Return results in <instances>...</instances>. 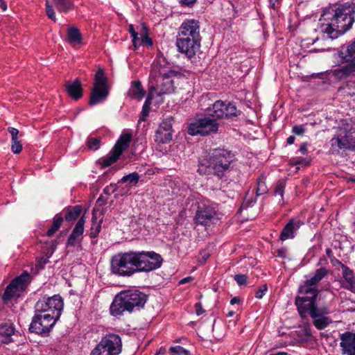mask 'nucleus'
Listing matches in <instances>:
<instances>
[{
	"label": "nucleus",
	"instance_id": "f257e3e1",
	"mask_svg": "<svg viewBox=\"0 0 355 355\" xmlns=\"http://www.w3.org/2000/svg\"><path fill=\"white\" fill-rule=\"evenodd\" d=\"M320 21L321 33L329 39L338 38L348 31L355 21V3L350 0L329 6Z\"/></svg>",
	"mask_w": 355,
	"mask_h": 355
},
{
	"label": "nucleus",
	"instance_id": "f03ea898",
	"mask_svg": "<svg viewBox=\"0 0 355 355\" xmlns=\"http://www.w3.org/2000/svg\"><path fill=\"white\" fill-rule=\"evenodd\" d=\"M318 288L304 282L298 288L295 305L302 318L306 319L310 316L316 329L322 330L328 327L332 322V320L327 316L330 313L329 308L318 305Z\"/></svg>",
	"mask_w": 355,
	"mask_h": 355
},
{
	"label": "nucleus",
	"instance_id": "7ed1b4c3",
	"mask_svg": "<svg viewBox=\"0 0 355 355\" xmlns=\"http://www.w3.org/2000/svg\"><path fill=\"white\" fill-rule=\"evenodd\" d=\"M208 116L196 119L187 128V132L191 136H207L216 133L218 130V119L231 118L238 116L235 105L218 100L206 110Z\"/></svg>",
	"mask_w": 355,
	"mask_h": 355
},
{
	"label": "nucleus",
	"instance_id": "20e7f679",
	"mask_svg": "<svg viewBox=\"0 0 355 355\" xmlns=\"http://www.w3.org/2000/svg\"><path fill=\"white\" fill-rule=\"evenodd\" d=\"M234 153L224 147L210 150L208 155L198 161V173L202 175H213L226 181L233 169Z\"/></svg>",
	"mask_w": 355,
	"mask_h": 355
},
{
	"label": "nucleus",
	"instance_id": "39448f33",
	"mask_svg": "<svg viewBox=\"0 0 355 355\" xmlns=\"http://www.w3.org/2000/svg\"><path fill=\"white\" fill-rule=\"evenodd\" d=\"M148 300V295L137 289H127L117 293L110 306L111 315L116 317L127 311H140Z\"/></svg>",
	"mask_w": 355,
	"mask_h": 355
},
{
	"label": "nucleus",
	"instance_id": "423d86ee",
	"mask_svg": "<svg viewBox=\"0 0 355 355\" xmlns=\"http://www.w3.org/2000/svg\"><path fill=\"white\" fill-rule=\"evenodd\" d=\"M329 152L339 155L341 150H355V123H346L330 140Z\"/></svg>",
	"mask_w": 355,
	"mask_h": 355
},
{
	"label": "nucleus",
	"instance_id": "0eeeda50",
	"mask_svg": "<svg viewBox=\"0 0 355 355\" xmlns=\"http://www.w3.org/2000/svg\"><path fill=\"white\" fill-rule=\"evenodd\" d=\"M33 277L28 271H24L20 275L11 280L1 295L2 302L7 304L14 298H18L27 290Z\"/></svg>",
	"mask_w": 355,
	"mask_h": 355
},
{
	"label": "nucleus",
	"instance_id": "6e6552de",
	"mask_svg": "<svg viewBox=\"0 0 355 355\" xmlns=\"http://www.w3.org/2000/svg\"><path fill=\"white\" fill-rule=\"evenodd\" d=\"M184 77V75L180 71L174 70L164 71L159 69L157 84L150 87L149 92H151L152 95H154L155 92L158 96L171 94L175 90L174 80Z\"/></svg>",
	"mask_w": 355,
	"mask_h": 355
},
{
	"label": "nucleus",
	"instance_id": "1a4fd4ad",
	"mask_svg": "<svg viewBox=\"0 0 355 355\" xmlns=\"http://www.w3.org/2000/svg\"><path fill=\"white\" fill-rule=\"evenodd\" d=\"M63 308L64 301L60 295H54L51 297L42 296L37 300L34 306L35 310L50 314V316L58 320L60 319Z\"/></svg>",
	"mask_w": 355,
	"mask_h": 355
},
{
	"label": "nucleus",
	"instance_id": "9d476101",
	"mask_svg": "<svg viewBox=\"0 0 355 355\" xmlns=\"http://www.w3.org/2000/svg\"><path fill=\"white\" fill-rule=\"evenodd\" d=\"M28 331L40 336H48L58 320L40 311L35 310Z\"/></svg>",
	"mask_w": 355,
	"mask_h": 355
},
{
	"label": "nucleus",
	"instance_id": "9b49d317",
	"mask_svg": "<svg viewBox=\"0 0 355 355\" xmlns=\"http://www.w3.org/2000/svg\"><path fill=\"white\" fill-rule=\"evenodd\" d=\"M122 343L120 336L114 334H106L92 351L90 355H119Z\"/></svg>",
	"mask_w": 355,
	"mask_h": 355
},
{
	"label": "nucleus",
	"instance_id": "f8f14e48",
	"mask_svg": "<svg viewBox=\"0 0 355 355\" xmlns=\"http://www.w3.org/2000/svg\"><path fill=\"white\" fill-rule=\"evenodd\" d=\"M107 82L104 70L98 69L95 74L94 86L91 91L89 105H96L106 99L109 94Z\"/></svg>",
	"mask_w": 355,
	"mask_h": 355
},
{
	"label": "nucleus",
	"instance_id": "ddd939ff",
	"mask_svg": "<svg viewBox=\"0 0 355 355\" xmlns=\"http://www.w3.org/2000/svg\"><path fill=\"white\" fill-rule=\"evenodd\" d=\"M216 219H217V211L209 200H203L198 202L193 218L196 225L209 226Z\"/></svg>",
	"mask_w": 355,
	"mask_h": 355
},
{
	"label": "nucleus",
	"instance_id": "4468645a",
	"mask_svg": "<svg viewBox=\"0 0 355 355\" xmlns=\"http://www.w3.org/2000/svg\"><path fill=\"white\" fill-rule=\"evenodd\" d=\"M130 266L128 252H120L112 257L110 268L114 275L121 277L133 275L134 270L130 268Z\"/></svg>",
	"mask_w": 355,
	"mask_h": 355
},
{
	"label": "nucleus",
	"instance_id": "2eb2a0df",
	"mask_svg": "<svg viewBox=\"0 0 355 355\" xmlns=\"http://www.w3.org/2000/svg\"><path fill=\"white\" fill-rule=\"evenodd\" d=\"M141 272H148L161 267L163 259L154 251H139Z\"/></svg>",
	"mask_w": 355,
	"mask_h": 355
},
{
	"label": "nucleus",
	"instance_id": "dca6fc26",
	"mask_svg": "<svg viewBox=\"0 0 355 355\" xmlns=\"http://www.w3.org/2000/svg\"><path fill=\"white\" fill-rule=\"evenodd\" d=\"M173 118L168 117L162 120L155 133V142L164 144L172 140Z\"/></svg>",
	"mask_w": 355,
	"mask_h": 355
},
{
	"label": "nucleus",
	"instance_id": "f3484780",
	"mask_svg": "<svg viewBox=\"0 0 355 355\" xmlns=\"http://www.w3.org/2000/svg\"><path fill=\"white\" fill-rule=\"evenodd\" d=\"M201 40L182 38L177 36L176 46L180 53L185 54L188 58H193L200 50Z\"/></svg>",
	"mask_w": 355,
	"mask_h": 355
},
{
	"label": "nucleus",
	"instance_id": "a211bd4d",
	"mask_svg": "<svg viewBox=\"0 0 355 355\" xmlns=\"http://www.w3.org/2000/svg\"><path fill=\"white\" fill-rule=\"evenodd\" d=\"M182 38L201 40L200 34V22L194 19H187L179 27L178 35Z\"/></svg>",
	"mask_w": 355,
	"mask_h": 355
},
{
	"label": "nucleus",
	"instance_id": "6ab92c4d",
	"mask_svg": "<svg viewBox=\"0 0 355 355\" xmlns=\"http://www.w3.org/2000/svg\"><path fill=\"white\" fill-rule=\"evenodd\" d=\"M85 216L83 215L76 222L67 241V247L82 248L85 230Z\"/></svg>",
	"mask_w": 355,
	"mask_h": 355
},
{
	"label": "nucleus",
	"instance_id": "aec40b11",
	"mask_svg": "<svg viewBox=\"0 0 355 355\" xmlns=\"http://www.w3.org/2000/svg\"><path fill=\"white\" fill-rule=\"evenodd\" d=\"M340 347L344 355H355V333L345 331L340 335Z\"/></svg>",
	"mask_w": 355,
	"mask_h": 355
},
{
	"label": "nucleus",
	"instance_id": "412c9836",
	"mask_svg": "<svg viewBox=\"0 0 355 355\" xmlns=\"http://www.w3.org/2000/svg\"><path fill=\"white\" fill-rule=\"evenodd\" d=\"M340 284L341 288L355 293V274L349 267H343Z\"/></svg>",
	"mask_w": 355,
	"mask_h": 355
},
{
	"label": "nucleus",
	"instance_id": "4be33fe9",
	"mask_svg": "<svg viewBox=\"0 0 355 355\" xmlns=\"http://www.w3.org/2000/svg\"><path fill=\"white\" fill-rule=\"evenodd\" d=\"M304 223L300 219L291 218L283 227L279 240L284 241L295 237V232L297 231Z\"/></svg>",
	"mask_w": 355,
	"mask_h": 355
},
{
	"label": "nucleus",
	"instance_id": "5701e85b",
	"mask_svg": "<svg viewBox=\"0 0 355 355\" xmlns=\"http://www.w3.org/2000/svg\"><path fill=\"white\" fill-rule=\"evenodd\" d=\"M15 333V325L11 322L0 324V346L3 344L8 345L12 342V336Z\"/></svg>",
	"mask_w": 355,
	"mask_h": 355
},
{
	"label": "nucleus",
	"instance_id": "b1692460",
	"mask_svg": "<svg viewBox=\"0 0 355 355\" xmlns=\"http://www.w3.org/2000/svg\"><path fill=\"white\" fill-rule=\"evenodd\" d=\"M92 224L89 232V236L91 239V243L95 245L98 243V236L101 231L102 218L97 220V217L95 214V208L92 211Z\"/></svg>",
	"mask_w": 355,
	"mask_h": 355
},
{
	"label": "nucleus",
	"instance_id": "393cba45",
	"mask_svg": "<svg viewBox=\"0 0 355 355\" xmlns=\"http://www.w3.org/2000/svg\"><path fill=\"white\" fill-rule=\"evenodd\" d=\"M68 95L73 100L78 101L83 96L82 85L78 78L75 79L72 83H68L65 85Z\"/></svg>",
	"mask_w": 355,
	"mask_h": 355
},
{
	"label": "nucleus",
	"instance_id": "a878e982",
	"mask_svg": "<svg viewBox=\"0 0 355 355\" xmlns=\"http://www.w3.org/2000/svg\"><path fill=\"white\" fill-rule=\"evenodd\" d=\"M331 73L338 80H343L355 73V66L352 62L331 70Z\"/></svg>",
	"mask_w": 355,
	"mask_h": 355
},
{
	"label": "nucleus",
	"instance_id": "bb28decb",
	"mask_svg": "<svg viewBox=\"0 0 355 355\" xmlns=\"http://www.w3.org/2000/svg\"><path fill=\"white\" fill-rule=\"evenodd\" d=\"M146 91L141 85L139 80H134L131 83L130 87L129 88L127 96L131 98L141 101L145 96Z\"/></svg>",
	"mask_w": 355,
	"mask_h": 355
},
{
	"label": "nucleus",
	"instance_id": "cd10ccee",
	"mask_svg": "<svg viewBox=\"0 0 355 355\" xmlns=\"http://www.w3.org/2000/svg\"><path fill=\"white\" fill-rule=\"evenodd\" d=\"M82 210L81 205L67 206L63 210V218L67 222H73L80 216Z\"/></svg>",
	"mask_w": 355,
	"mask_h": 355
},
{
	"label": "nucleus",
	"instance_id": "c85d7f7f",
	"mask_svg": "<svg viewBox=\"0 0 355 355\" xmlns=\"http://www.w3.org/2000/svg\"><path fill=\"white\" fill-rule=\"evenodd\" d=\"M121 155V153L115 151L114 148H112L106 156L103 157L98 160V164H100L102 168L108 167L116 163L120 158Z\"/></svg>",
	"mask_w": 355,
	"mask_h": 355
},
{
	"label": "nucleus",
	"instance_id": "c756f323",
	"mask_svg": "<svg viewBox=\"0 0 355 355\" xmlns=\"http://www.w3.org/2000/svg\"><path fill=\"white\" fill-rule=\"evenodd\" d=\"M131 140L132 135L130 133H123L119 137L112 148L122 155L128 147Z\"/></svg>",
	"mask_w": 355,
	"mask_h": 355
},
{
	"label": "nucleus",
	"instance_id": "7c9ffc66",
	"mask_svg": "<svg viewBox=\"0 0 355 355\" xmlns=\"http://www.w3.org/2000/svg\"><path fill=\"white\" fill-rule=\"evenodd\" d=\"M327 275V270L323 267L320 268L314 272L313 275L310 279H306L304 282L315 288H318V284Z\"/></svg>",
	"mask_w": 355,
	"mask_h": 355
},
{
	"label": "nucleus",
	"instance_id": "2f4dec72",
	"mask_svg": "<svg viewBox=\"0 0 355 355\" xmlns=\"http://www.w3.org/2000/svg\"><path fill=\"white\" fill-rule=\"evenodd\" d=\"M68 42L71 45L82 44L83 36L79 29L75 26H71L67 30Z\"/></svg>",
	"mask_w": 355,
	"mask_h": 355
},
{
	"label": "nucleus",
	"instance_id": "473e14b6",
	"mask_svg": "<svg viewBox=\"0 0 355 355\" xmlns=\"http://www.w3.org/2000/svg\"><path fill=\"white\" fill-rule=\"evenodd\" d=\"M267 175L266 173H262L257 180L256 194L257 196H260L266 194L268 192V188L266 185Z\"/></svg>",
	"mask_w": 355,
	"mask_h": 355
},
{
	"label": "nucleus",
	"instance_id": "72a5a7b5",
	"mask_svg": "<svg viewBox=\"0 0 355 355\" xmlns=\"http://www.w3.org/2000/svg\"><path fill=\"white\" fill-rule=\"evenodd\" d=\"M128 254L129 255V261L130 268L133 269L134 274L137 272H141L140 268V258H139V251H128Z\"/></svg>",
	"mask_w": 355,
	"mask_h": 355
},
{
	"label": "nucleus",
	"instance_id": "f704fd0d",
	"mask_svg": "<svg viewBox=\"0 0 355 355\" xmlns=\"http://www.w3.org/2000/svg\"><path fill=\"white\" fill-rule=\"evenodd\" d=\"M64 220V218L62 216V214H57L54 216L53 218V223L51 227L46 231V235L48 236H51L53 235L61 227Z\"/></svg>",
	"mask_w": 355,
	"mask_h": 355
},
{
	"label": "nucleus",
	"instance_id": "c9c22d12",
	"mask_svg": "<svg viewBox=\"0 0 355 355\" xmlns=\"http://www.w3.org/2000/svg\"><path fill=\"white\" fill-rule=\"evenodd\" d=\"M153 95H152L151 92H148V94L146 98V101L142 106V110L141 112V116L139 119V122L146 121V117L148 116L150 110V104L151 100L153 98Z\"/></svg>",
	"mask_w": 355,
	"mask_h": 355
},
{
	"label": "nucleus",
	"instance_id": "e433bc0d",
	"mask_svg": "<svg viewBox=\"0 0 355 355\" xmlns=\"http://www.w3.org/2000/svg\"><path fill=\"white\" fill-rule=\"evenodd\" d=\"M139 46L141 45L152 46L153 45V40L148 35V28L142 24L141 26V37L139 41Z\"/></svg>",
	"mask_w": 355,
	"mask_h": 355
},
{
	"label": "nucleus",
	"instance_id": "4c0bfd02",
	"mask_svg": "<svg viewBox=\"0 0 355 355\" xmlns=\"http://www.w3.org/2000/svg\"><path fill=\"white\" fill-rule=\"evenodd\" d=\"M60 12H67L73 8L71 0H53Z\"/></svg>",
	"mask_w": 355,
	"mask_h": 355
},
{
	"label": "nucleus",
	"instance_id": "58836bf2",
	"mask_svg": "<svg viewBox=\"0 0 355 355\" xmlns=\"http://www.w3.org/2000/svg\"><path fill=\"white\" fill-rule=\"evenodd\" d=\"M343 57L346 62H352L355 66V40L347 45Z\"/></svg>",
	"mask_w": 355,
	"mask_h": 355
},
{
	"label": "nucleus",
	"instance_id": "ea45409f",
	"mask_svg": "<svg viewBox=\"0 0 355 355\" xmlns=\"http://www.w3.org/2000/svg\"><path fill=\"white\" fill-rule=\"evenodd\" d=\"M286 188V180L284 179L279 180L275 184L273 196H279L282 198V200H284V194Z\"/></svg>",
	"mask_w": 355,
	"mask_h": 355
},
{
	"label": "nucleus",
	"instance_id": "a19ab883",
	"mask_svg": "<svg viewBox=\"0 0 355 355\" xmlns=\"http://www.w3.org/2000/svg\"><path fill=\"white\" fill-rule=\"evenodd\" d=\"M170 355H191V352L180 345L171 346L168 349Z\"/></svg>",
	"mask_w": 355,
	"mask_h": 355
},
{
	"label": "nucleus",
	"instance_id": "79ce46f5",
	"mask_svg": "<svg viewBox=\"0 0 355 355\" xmlns=\"http://www.w3.org/2000/svg\"><path fill=\"white\" fill-rule=\"evenodd\" d=\"M128 32L130 33L132 37V42L135 49H138L139 47V37H138L139 33L135 30L134 26L132 24H130L128 26Z\"/></svg>",
	"mask_w": 355,
	"mask_h": 355
},
{
	"label": "nucleus",
	"instance_id": "37998d69",
	"mask_svg": "<svg viewBox=\"0 0 355 355\" xmlns=\"http://www.w3.org/2000/svg\"><path fill=\"white\" fill-rule=\"evenodd\" d=\"M101 139L97 137L88 138L87 141V146L89 150H96L101 146Z\"/></svg>",
	"mask_w": 355,
	"mask_h": 355
},
{
	"label": "nucleus",
	"instance_id": "c03bdc74",
	"mask_svg": "<svg viewBox=\"0 0 355 355\" xmlns=\"http://www.w3.org/2000/svg\"><path fill=\"white\" fill-rule=\"evenodd\" d=\"M341 306L344 311L355 312V301L345 299L341 302Z\"/></svg>",
	"mask_w": 355,
	"mask_h": 355
},
{
	"label": "nucleus",
	"instance_id": "a18cd8bd",
	"mask_svg": "<svg viewBox=\"0 0 355 355\" xmlns=\"http://www.w3.org/2000/svg\"><path fill=\"white\" fill-rule=\"evenodd\" d=\"M45 6H46V14L47 17L51 19L54 22H56L57 19L55 17V13L54 12V9L53 6L50 4L49 0L45 1Z\"/></svg>",
	"mask_w": 355,
	"mask_h": 355
},
{
	"label": "nucleus",
	"instance_id": "49530a36",
	"mask_svg": "<svg viewBox=\"0 0 355 355\" xmlns=\"http://www.w3.org/2000/svg\"><path fill=\"white\" fill-rule=\"evenodd\" d=\"M257 197L258 196H257V194L254 197H252L250 198H248L246 196L241 206V209H248L249 207H252L257 202Z\"/></svg>",
	"mask_w": 355,
	"mask_h": 355
},
{
	"label": "nucleus",
	"instance_id": "de8ad7c7",
	"mask_svg": "<svg viewBox=\"0 0 355 355\" xmlns=\"http://www.w3.org/2000/svg\"><path fill=\"white\" fill-rule=\"evenodd\" d=\"M234 279L239 286H244L247 284L248 277L247 275L238 274L234 276Z\"/></svg>",
	"mask_w": 355,
	"mask_h": 355
},
{
	"label": "nucleus",
	"instance_id": "09e8293b",
	"mask_svg": "<svg viewBox=\"0 0 355 355\" xmlns=\"http://www.w3.org/2000/svg\"><path fill=\"white\" fill-rule=\"evenodd\" d=\"M8 131L11 135L12 142H16V141H20L19 137V132L17 128H13V127H8Z\"/></svg>",
	"mask_w": 355,
	"mask_h": 355
},
{
	"label": "nucleus",
	"instance_id": "8fccbe9b",
	"mask_svg": "<svg viewBox=\"0 0 355 355\" xmlns=\"http://www.w3.org/2000/svg\"><path fill=\"white\" fill-rule=\"evenodd\" d=\"M268 291L267 284H263L258 288L255 292V297L257 299H261Z\"/></svg>",
	"mask_w": 355,
	"mask_h": 355
},
{
	"label": "nucleus",
	"instance_id": "3c124183",
	"mask_svg": "<svg viewBox=\"0 0 355 355\" xmlns=\"http://www.w3.org/2000/svg\"><path fill=\"white\" fill-rule=\"evenodd\" d=\"M22 144L21 141H16L12 142L11 144V150L14 154H19L22 150Z\"/></svg>",
	"mask_w": 355,
	"mask_h": 355
},
{
	"label": "nucleus",
	"instance_id": "603ef678",
	"mask_svg": "<svg viewBox=\"0 0 355 355\" xmlns=\"http://www.w3.org/2000/svg\"><path fill=\"white\" fill-rule=\"evenodd\" d=\"M292 132L296 135H302L305 132V128L303 125H294L292 128Z\"/></svg>",
	"mask_w": 355,
	"mask_h": 355
},
{
	"label": "nucleus",
	"instance_id": "864d4df0",
	"mask_svg": "<svg viewBox=\"0 0 355 355\" xmlns=\"http://www.w3.org/2000/svg\"><path fill=\"white\" fill-rule=\"evenodd\" d=\"M139 180V175L137 172H133L128 174V182L130 184L132 183H137Z\"/></svg>",
	"mask_w": 355,
	"mask_h": 355
},
{
	"label": "nucleus",
	"instance_id": "5fc2aeb1",
	"mask_svg": "<svg viewBox=\"0 0 355 355\" xmlns=\"http://www.w3.org/2000/svg\"><path fill=\"white\" fill-rule=\"evenodd\" d=\"M194 308L197 315H201L205 312V310L202 307V303L200 302L195 304Z\"/></svg>",
	"mask_w": 355,
	"mask_h": 355
},
{
	"label": "nucleus",
	"instance_id": "6e6d98bb",
	"mask_svg": "<svg viewBox=\"0 0 355 355\" xmlns=\"http://www.w3.org/2000/svg\"><path fill=\"white\" fill-rule=\"evenodd\" d=\"M331 264L336 267L337 266H340L341 270H343V267H347V266L343 263L340 260L337 259L336 257L332 256V257L330 259Z\"/></svg>",
	"mask_w": 355,
	"mask_h": 355
},
{
	"label": "nucleus",
	"instance_id": "4d7b16f0",
	"mask_svg": "<svg viewBox=\"0 0 355 355\" xmlns=\"http://www.w3.org/2000/svg\"><path fill=\"white\" fill-rule=\"evenodd\" d=\"M268 1L270 8L277 10L280 7L282 0H268Z\"/></svg>",
	"mask_w": 355,
	"mask_h": 355
},
{
	"label": "nucleus",
	"instance_id": "13d9d810",
	"mask_svg": "<svg viewBox=\"0 0 355 355\" xmlns=\"http://www.w3.org/2000/svg\"><path fill=\"white\" fill-rule=\"evenodd\" d=\"M197 0H179V3L184 6L192 8L196 3Z\"/></svg>",
	"mask_w": 355,
	"mask_h": 355
},
{
	"label": "nucleus",
	"instance_id": "bf43d9fd",
	"mask_svg": "<svg viewBox=\"0 0 355 355\" xmlns=\"http://www.w3.org/2000/svg\"><path fill=\"white\" fill-rule=\"evenodd\" d=\"M277 256L281 258H286L288 254V249L285 247L281 248L277 251Z\"/></svg>",
	"mask_w": 355,
	"mask_h": 355
},
{
	"label": "nucleus",
	"instance_id": "052dcab7",
	"mask_svg": "<svg viewBox=\"0 0 355 355\" xmlns=\"http://www.w3.org/2000/svg\"><path fill=\"white\" fill-rule=\"evenodd\" d=\"M303 331H304V335L309 338L312 336L311 329L310 327L309 324H306L303 327Z\"/></svg>",
	"mask_w": 355,
	"mask_h": 355
},
{
	"label": "nucleus",
	"instance_id": "680f3d73",
	"mask_svg": "<svg viewBox=\"0 0 355 355\" xmlns=\"http://www.w3.org/2000/svg\"><path fill=\"white\" fill-rule=\"evenodd\" d=\"M299 150L303 155L307 154V153H308L307 143L304 142V143L301 144Z\"/></svg>",
	"mask_w": 355,
	"mask_h": 355
},
{
	"label": "nucleus",
	"instance_id": "e2e57ef3",
	"mask_svg": "<svg viewBox=\"0 0 355 355\" xmlns=\"http://www.w3.org/2000/svg\"><path fill=\"white\" fill-rule=\"evenodd\" d=\"M193 280V277H191V276H189V277H186L183 279H182L180 282H179V284H186V283H188L191 281Z\"/></svg>",
	"mask_w": 355,
	"mask_h": 355
},
{
	"label": "nucleus",
	"instance_id": "0e129e2a",
	"mask_svg": "<svg viewBox=\"0 0 355 355\" xmlns=\"http://www.w3.org/2000/svg\"><path fill=\"white\" fill-rule=\"evenodd\" d=\"M241 302V298L239 297H234L230 300V304L234 305L236 304H239Z\"/></svg>",
	"mask_w": 355,
	"mask_h": 355
},
{
	"label": "nucleus",
	"instance_id": "69168bd1",
	"mask_svg": "<svg viewBox=\"0 0 355 355\" xmlns=\"http://www.w3.org/2000/svg\"><path fill=\"white\" fill-rule=\"evenodd\" d=\"M295 137L294 135H291L287 138L286 143L287 145H291L295 142Z\"/></svg>",
	"mask_w": 355,
	"mask_h": 355
},
{
	"label": "nucleus",
	"instance_id": "338daca9",
	"mask_svg": "<svg viewBox=\"0 0 355 355\" xmlns=\"http://www.w3.org/2000/svg\"><path fill=\"white\" fill-rule=\"evenodd\" d=\"M309 162H306V161L305 160V159L301 158V159H297V160L294 163V164H295V165H300V164H309Z\"/></svg>",
	"mask_w": 355,
	"mask_h": 355
},
{
	"label": "nucleus",
	"instance_id": "774afa93",
	"mask_svg": "<svg viewBox=\"0 0 355 355\" xmlns=\"http://www.w3.org/2000/svg\"><path fill=\"white\" fill-rule=\"evenodd\" d=\"M0 6H1V9L3 10V11L6 10L7 4H6V2L4 1L3 0H0Z\"/></svg>",
	"mask_w": 355,
	"mask_h": 355
}]
</instances>
